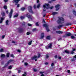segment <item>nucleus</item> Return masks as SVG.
<instances>
[{"mask_svg":"<svg viewBox=\"0 0 76 76\" xmlns=\"http://www.w3.org/2000/svg\"><path fill=\"white\" fill-rule=\"evenodd\" d=\"M20 18L22 20V19H24L25 17H24L23 16H21L20 17Z\"/></svg>","mask_w":76,"mask_h":76,"instance_id":"30","label":"nucleus"},{"mask_svg":"<svg viewBox=\"0 0 76 76\" xmlns=\"http://www.w3.org/2000/svg\"><path fill=\"white\" fill-rule=\"evenodd\" d=\"M73 58H76V55L73 56Z\"/></svg>","mask_w":76,"mask_h":76,"instance_id":"64","label":"nucleus"},{"mask_svg":"<svg viewBox=\"0 0 76 76\" xmlns=\"http://www.w3.org/2000/svg\"><path fill=\"white\" fill-rule=\"evenodd\" d=\"M26 10V8L24 7H22L21 8V10L22 11H24V10Z\"/></svg>","mask_w":76,"mask_h":76,"instance_id":"21","label":"nucleus"},{"mask_svg":"<svg viewBox=\"0 0 76 76\" xmlns=\"http://www.w3.org/2000/svg\"><path fill=\"white\" fill-rule=\"evenodd\" d=\"M52 43H50L49 44V45L48 46V47L49 48H51L52 47V46H53V45H52Z\"/></svg>","mask_w":76,"mask_h":76,"instance_id":"19","label":"nucleus"},{"mask_svg":"<svg viewBox=\"0 0 76 76\" xmlns=\"http://www.w3.org/2000/svg\"><path fill=\"white\" fill-rule=\"evenodd\" d=\"M28 10L29 12L31 13H32V14H34V13L32 10V6H30L28 7Z\"/></svg>","mask_w":76,"mask_h":76,"instance_id":"4","label":"nucleus"},{"mask_svg":"<svg viewBox=\"0 0 76 76\" xmlns=\"http://www.w3.org/2000/svg\"><path fill=\"white\" fill-rule=\"evenodd\" d=\"M58 14V12H53L52 13V15H57Z\"/></svg>","mask_w":76,"mask_h":76,"instance_id":"24","label":"nucleus"},{"mask_svg":"<svg viewBox=\"0 0 76 76\" xmlns=\"http://www.w3.org/2000/svg\"><path fill=\"white\" fill-rule=\"evenodd\" d=\"M50 38L51 37L50 36H48L46 37V39H50Z\"/></svg>","mask_w":76,"mask_h":76,"instance_id":"23","label":"nucleus"},{"mask_svg":"<svg viewBox=\"0 0 76 76\" xmlns=\"http://www.w3.org/2000/svg\"><path fill=\"white\" fill-rule=\"evenodd\" d=\"M49 6V4L45 3V5L43 6V7L44 8H46L47 9H48L50 8V7H48Z\"/></svg>","mask_w":76,"mask_h":76,"instance_id":"7","label":"nucleus"},{"mask_svg":"<svg viewBox=\"0 0 76 76\" xmlns=\"http://www.w3.org/2000/svg\"><path fill=\"white\" fill-rule=\"evenodd\" d=\"M60 7V5L58 4L56 5L55 6V8H56V10L57 11L58 10H59V7Z\"/></svg>","mask_w":76,"mask_h":76,"instance_id":"10","label":"nucleus"},{"mask_svg":"<svg viewBox=\"0 0 76 76\" xmlns=\"http://www.w3.org/2000/svg\"><path fill=\"white\" fill-rule=\"evenodd\" d=\"M28 26H32V24L29 23H28Z\"/></svg>","mask_w":76,"mask_h":76,"instance_id":"42","label":"nucleus"},{"mask_svg":"<svg viewBox=\"0 0 76 76\" xmlns=\"http://www.w3.org/2000/svg\"><path fill=\"white\" fill-rule=\"evenodd\" d=\"M54 63H52L51 64V66H54Z\"/></svg>","mask_w":76,"mask_h":76,"instance_id":"56","label":"nucleus"},{"mask_svg":"<svg viewBox=\"0 0 76 76\" xmlns=\"http://www.w3.org/2000/svg\"><path fill=\"white\" fill-rule=\"evenodd\" d=\"M40 56H41V54H39L38 55V58H39L40 57Z\"/></svg>","mask_w":76,"mask_h":76,"instance_id":"52","label":"nucleus"},{"mask_svg":"<svg viewBox=\"0 0 76 76\" xmlns=\"http://www.w3.org/2000/svg\"><path fill=\"white\" fill-rule=\"evenodd\" d=\"M32 40H31L30 42H28V45H31V44H32Z\"/></svg>","mask_w":76,"mask_h":76,"instance_id":"34","label":"nucleus"},{"mask_svg":"<svg viewBox=\"0 0 76 76\" xmlns=\"http://www.w3.org/2000/svg\"><path fill=\"white\" fill-rule=\"evenodd\" d=\"M36 31V28H33L32 30L33 31Z\"/></svg>","mask_w":76,"mask_h":76,"instance_id":"57","label":"nucleus"},{"mask_svg":"<svg viewBox=\"0 0 76 76\" xmlns=\"http://www.w3.org/2000/svg\"><path fill=\"white\" fill-rule=\"evenodd\" d=\"M46 57L47 58H49V56L48 55V54H46Z\"/></svg>","mask_w":76,"mask_h":76,"instance_id":"45","label":"nucleus"},{"mask_svg":"<svg viewBox=\"0 0 76 76\" xmlns=\"http://www.w3.org/2000/svg\"><path fill=\"white\" fill-rule=\"evenodd\" d=\"M64 20L63 18L61 17H58V19L57 21V22L58 24H60V23H61V24H62L64 23Z\"/></svg>","mask_w":76,"mask_h":76,"instance_id":"1","label":"nucleus"},{"mask_svg":"<svg viewBox=\"0 0 76 76\" xmlns=\"http://www.w3.org/2000/svg\"><path fill=\"white\" fill-rule=\"evenodd\" d=\"M13 9H11L10 12L9 14V16L10 19L12 16V13H13Z\"/></svg>","mask_w":76,"mask_h":76,"instance_id":"6","label":"nucleus"},{"mask_svg":"<svg viewBox=\"0 0 76 76\" xmlns=\"http://www.w3.org/2000/svg\"><path fill=\"white\" fill-rule=\"evenodd\" d=\"M63 26H64V25H61L58 26L57 28L58 29H60V28H61V27H63Z\"/></svg>","mask_w":76,"mask_h":76,"instance_id":"17","label":"nucleus"},{"mask_svg":"<svg viewBox=\"0 0 76 76\" xmlns=\"http://www.w3.org/2000/svg\"><path fill=\"white\" fill-rule=\"evenodd\" d=\"M61 39H62L61 38H60L58 39V41H60V40H61Z\"/></svg>","mask_w":76,"mask_h":76,"instance_id":"59","label":"nucleus"},{"mask_svg":"<svg viewBox=\"0 0 76 76\" xmlns=\"http://www.w3.org/2000/svg\"><path fill=\"white\" fill-rule=\"evenodd\" d=\"M12 67H13L12 66L10 65L8 66V69H12Z\"/></svg>","mask_w":76,"mask_h":76,"instance_id":"26","label":"nucleus"},{"mask_svg":"<svg viewBox=\"0 0 76 76\" xmlns=\"http://www.w3.org/2000/svg\"><path fill=\"white\" fill-rule=\"evenodd\" d=\"M71 61H75V59L74 58H72L71 59Z\"/></svg>","mask_w":76,"mask_h":76,"instance_id":"43","label":"nucleus"},{"mask_svg":"<svg viewBox=\"0 0 76 76\" xmlns=\"http://www.w3.org/2000/svg\"><path fill=\"white\" fill-rule=\"evenodd\" d=\"M44 37V33H42L41 34V38L40 39H42Z\"/></svg>","mask_w":76,"mask_h":76,"instance_id":"16","label":"nucleus"},{"mask_svg":"<svg viewBox=\"0 0 76 76\" xmlns=\"http://www.w3.org/2000/svg\"><path fill=\"white\" fill-rule=\"evenodd\" d=\"M69 17L70 18V19H73V18H74V17H73V16H72L71 15H70L69 16Z\"/></svg>","mask_w":76,"mask_h":76,"instance_id":"28","label":"nucleus"},{"mask_svg":"<svg viewBox=\"0 0 76 76\" xmlns=\"http://www.w3.org/2000/svg\"><path fill=\"white\" fill-rule=\"evenodd\" d=\"M72 51H76V49H74L72 48Z\"/></svg>","mask_w":76,"mask_h":76,"instance_id":"62","label":"nucleus"},{"mask_svg":"<svg viewBox=\"0 0 76 76\" xmlns=\"http://www.w3.org/2000/svg\"><path fill=\"white\" fill-rule=\"evenodd\" d=\"M71 38L72 39H75V38H76V37H75L74 36L72 35L71 36Z\"/></svg>","mask_w":76,"mask_h":76,"instance_id":"25","label":"nucleus"},{"mask_svg":"<svg viewBox=\"0 0 76 76\" xmlns=\"http://www.w3.org/2000/svg\"><path fill=\"white\" fill-rule=\"evenodd\" d=\"M19 1H20V0H14L12 1V2L13 3H14V2H15V5H17V7H19L20 5L19 4H18V3L19 2Z\"/></svg>","mask_w":76,"mask_h":76,"instance_id":"5","label":"nucleus"},{"mask_svg":"<svg viewBox=\"0 0 76 76\" xmlns=\"http://www.w3.org/2000/svg\"><path fill=\"white\" fill-rule=\"evenodd\" d=\"M25 24H26V23L24 22L22 23V25L23 26H25Z\"/></svg>","mask_w":76,"mask_h":76,"instance_id":"29","label":"nucleus"},{"mask_svg":"<svg viewBox=\"0 0 76 76\" xmlns=\"http://www.w3.org/2000/svg\"><path fill=\"white\" fill-rule=\"evenodd\" d=\"M33 70L34 72H37V69H33Z\"/></svg>","mask_w":76,"mask_h":76,"instance_id":"44","label":"nucleus"},{"mask_svg":"<svg viewBox=\"0 0 76 76\" xmlns=\"http://www.w3.org/2000/svg\"><path fill=\"white\" fill-rule=\"evenodd\" d=\"M20 72H21V70H18V73H20Z\"/></svg>","mask_w":76,"mask_h":76,"instance_id":"53","label":"nucleus"},{"mask_svg":"<svg viewBox=\"0 0 76 76\" xmlns=\"http://www.w3.org/2000/svg\"><path fill=\"white\" fill-rule=\"evenodd\" d=\"M4 61H2L1 62V64H2V65H4Z\"/></svg>","mask_w":76,"mask_h":76,"instance_id":"51","label":"nucleus"},{"mask_svg":"<svg viewBox=\"0 0 76 76\" xmlns=\"http://www.w3.org/2000/svg\"><path fill=\"white\" fill-rule=\"evenodd\" d=\"M72 12L74 14H76V12L75 11V10H73L72 11Z\"/></svg>","mask_w":76,"mask_h":76,"instance_id":"37","label":"nucleus"},{"mask_svg":"<svg viewBox=\"0 0 76 76\" xmlns=\"http://www.w3.org/2000/svg\"><path fill=\"white\" fill-rule=\"evenodd\" d=\"M12 43H14V44H15V43H16V42H15V41L13 40L12 41Z\"/></svg>","mask_w":76,"mask_h":76,"instance_id":"54","label":"nucleus"},{"mask_svg":"<svg viewBox=\"0 0 76 76\" xmlns=\"http://www.w3.org/2000/svg\"><path fill=\"white\" fill-rule=\"evenodd\" d=\"M26 34L27 35H29L30 34V33H29V32H27L26 33Z\"/></svg>","mask_w":76,"mask_h":76,"instance_id":"48","label":"nucleus"},{"mask_svg":"<svg viewBox=\"0 0 76 76\" xmlns=\"http://www.w3.org/2000/svg\"><path fill=\"white\" fill-rule=\"evenodd\" d=\"M10 54V53H7V57H9V55Z\"/></svg>","mask_w":76,"mask_h":76,"instance_id":"32","label":"nucleus"},{"mask_svg":"<svg viewBox=\"0 0 76 76\" xmlns=\"http://www.w3.org/2000/svg\"><path fill=\"white\" fill-rule=\"evenodd\" d=\"M4 9H7V6L6 5H5L4 7Z\"/></svg>","mask_w":76,"mask_h":76,"instance_id":"38","label":"nucleus"},{"mask_svg":"<svg viewBox=\"0 0 76 76\" xmlns=\"http://www.w3.org/2000/svg\"><path fill=\"white\" fill-rule=\"evenodd\" d=\"M35 25L37 26H39V24H38V22H37L35 23Z\"/></svg>","mask_w":76,"mask_h":76,"instance_id":"35","label":"nucleus"},{"mask_svg":"<svg viewBox=\"0 0 76 76\" xmlns=\"http://www.w3.org/2000/svg\"><path fill=\"white\" fill-rule=\"evenodd\" d=\"M38 56H34L33 57H32L31 58V60H35L36 58H38Z\"/></svg>","mask_w":76,"mask_h":76,"instance_id":"13","label":"nucleus"},{"mask_svg":"<svg viewBox=\"0 0 76 76\" xmlns=\"http://www.w3.org/2000/svg\"><path fill=\"white\" fill-rule=\"evenodd\" d=\"M18 16H19L18 14H17L16 15H14V16L13 17V18H17V17H18Z\"/></svg>","mask_w":76,"mask_h":76,"instance_id":"22","label":"nucleus"},{"mask_svg":"<svg viewBox=\"0 0 76 76\" xmlns=\"http://www.w3.org/2000/svg\"><path fill=\"white\" fill-rule=\"evenodd\" d=\"M8 23H9V20H7L6 22V25H8Z\"/></svg>","mask_w":76,"mask_h":76,"instance_id":"31","label":"nucleus"},{"mask_svg":"<svg viewBox=\"0 0 76 76\" xmlns=\"http://www.w3.org/2000/svg\"><path fill=\"white\" fill-rule=\"evenodd\" d=\"M4 20V18H1V20H2V21H3Z\"/></svg>","mask_w":76,"mask_h":76,"instance_id":"50","label":"nucleus"},{"mask_svg":"<svg viewBox=\"0 0 76 76\" xmlns=\"http://www.w3.org/2000/svg\"><path fill=\"white\" fill-rule=\"evenodd\" d=\"M54 57L55 58L57 59V58H58V57H57V55H56Z\"/></svg>","mask_w":76,"mask_h":76,"instance_id":"47","label":"nucleus"},{"mask_svg":"<svg viewBox=\"0 0 76 76\" xmlns=\"http://www.w3.org/2000/svg\"><path fill=\"white\" fill-rule=\"evenodd\" d=\"M67 37V34H66V35H64V36H63V37H64V38H66V37Z\"/></svg>","mask_w":76,"mask_h":76,"instance_id":"49","label":"nucleus"},{"mask_svg":"<svg viewBox=\"0 0 76 76\" xmlns=\"http://www.w3.org/2000/svg\"><path fill=\"white\" fill-rule=\"evenodd\" d=\"M15 60L13 59H10V60L8 61L5 64L4 66L2 67V69H4V68H6V67H7V66L9 65V64L10 63H11V62H13V61H14Z\"/></svg>","mask_w":76,"mask_h":76,"instance_id":"2","label":"nucleus"},{"mask_svg":"<svg viewBox=\"0 0 76 76\" xmlns=\"http://www.w3.org/2000/svg\"><path fill=\"white\" fill-rule=\"evenodd\" d=\"M26 17H27L28 19H30L31 20H32V16L30 15L29 13H28L26 15Z\"/></svg>","mask_w":76,"mask_h":76,"instance_id":"8","label":"nucleus"},{"mask_svg":"<svg viewBox=\"0 0 76 76\" xmlns=\"http://www.w3.org/2000/svg\"><path fill=\"white\" fill-rule=\"evenodd\" d=\"M71 54H74V52L73 51H72L71 52Z\"/></svg>","mask_w":76,"mask_h":76,"instance_id":"63","label":"nucleus"},{"mask_svg":"<svg viewBox=\"0 0 76 76\" xmlns=\"http://www.w3.org/2000/svg\"><path fill=\"white\" fill-rule=\"evenodd\" d=\"M52 1H53L52 0L50 1H49L48 2L49 3H51L52 2Z\"/></svg>","mask_w":76,"mask_h":76,"instance_id":"60","label":"nucleus"},{"mask_svg":"<svg viewBox=\"0 0 76 76\" xmlns=\"http://www.w3.org/2000/svg\"><path fill=\"white\" fill-rule=\"evenodd\" d=\"M56 34H60L61 35L63 33V32L62 31H56Z\"/></svg>","mask_w":76,"mask_h":76,"instance_id":"12","label":"nucleus"},{"mask_svg":"<svg viewBox=\"0 0 76 76\" xmlns=\"http://www.w3.org/2000/svg\"><path fill=\"white\" fill-rule=\"evenodd\" d=\"M64 52L65 53H67V54H69L70 53V52H69V51L67 50H65Z\"/></svg>","mask_w":76,"mask_h":76,"instance_id":"27","label":"nucleus"},{"mask_svg":"<svg viewBox=\"0 0 76 76\" xmlns=\"http://www.w3.org/2000/svg\"><path fill=\"white\" fill-rule=\"evenodd\" d=\"M58 59L59 60H61V57H58Z\"/></svg>","mask_w":76,"mask_h":76,"instance_id":"58","label":"nucleus"},{"mask_svg":"<svg viewBox=\"0 0 76 76\" xmlns=\"http://www.w3.org/2000/svg\"><path fill=\"white\" fill-rule=\"evenodd\" d=\"M5 55L3 53H1V57L2 58H4L5 57Z\"/></svg>","mask_w":76,"mask_h":76,"instance_id":"15","label":"nucleus"},{"mask_svg":"<svg viewBox=\"0 0 76 76\" xmlns=\"http://www.w3.org/2000/svg\"><path fill=\"white\" fill-rule=\"evenodd\" d=\"M15 60L13 59H10V60L8 61L5 64L4 66L2 67V69H4V68H6V67H7V66L9 65V64L10 63H11V62H13V61H14Z\"/></svg>","mask_w":76,"mask_h":76,"instance_id":"3","label":"nucleus"},{"mask_svg":"<svg viewBox=\"0 0 76 76\" xmlns=\"http://www.w3.org/2000/svg\"><path fill=\"white\" fill-rule=\"evenodd\" d=\"M64 25V26L65 27L66 26H69V25H72V23H66Z\"/></svg>","mask_w":76,"mask_h":76,"instance_id":"9","label":"nucleus"},{"mask_svg":"<svg viewBox=\"0 0 76 76\" xmlns=\"http://www.w3.org/2000/svg\"><path fill=\"white\" fill-rule=\"evenodd\" d=\"M67 72L68 73H70V70H68Z\"/></svg>","mask_w":76,"mask_h":76,"instance_id":"61","label":"nucleus"},{"mask_svg":"<svg viewBox=\"0 0 76 76\" xmlns=\"http://www.w3.org/2000/svg\"><path fill=\"white\" fill-rule=\"evenodd\" d=\"M4 37H5V35H2V39H4Z\"/></svg>","mask_w":76,"mask_h":76,"instance_id":"46","label":"nucleus"},{"mask_svg":"<svg viewBox=\"0 0 76 76\" xmlns=\"http://www.w3.org/2000/svg\"><path fill=\"white\" fill-rule=\"evenodd\" d=\"M40 6H41V4H39L37 6V8H39Z\"/></svg>","mask_w":76,"mask_h":76,"instance_id":"33","label":"nucleus"},{"mask_svg":"<svg viewBox=\"0 0 76 76\" xmlns=\"http://www.w3.org/2000/svg\"><path fill=\"white\" fill-rule=\"evenodd\" d=\"M23 29L22 28H20L19 29L18 32L19 33H20L23 32Z\"/></svg>","mask_w":76,"mask_h":76,"instance_id":"11","label":"nucleus"},{"mask_svg":"<svg viewBox=\"0 0 76 76\" xmlns=\"http://www.w3.org/2000/svg\"><path fill=\"white\" fill-rule=\"evenodd\" d=\"M43 26L46 28H48V25L47 24H44L43 25Z\"/></svg>","mask_w":76,"mask_h":76,"instance_id":"18","label":"nucleus"},{"mask_svg":"<svg viewBox=\"0 0 76 76\" xmlns=\"http://www.w3.org/2000/svg\"><path fill=\"white\" fill-rule=\"evenodd\" d=\"M17 52H18V53H21V50L18 49L17 50Z\"/></svg>","mask_w":76,"mask_h":76,"instance_id":"41","label":"nucleus"},{"mask_svg":"<svg viewBox=\"0 0 76 76\" xmlns=\"http://www.w3.org/2000/svg\"><path fill=\"white\" fill-rule=\"evenodd\" d=\"M34 7L35 9H36V5L34 4Z\"/></svg>","mask_w":76,"mask_h":76,"instance_id":"55","label":"nucleus"},{"mask_svg":"<svg viewBox=\"0 0 76 76\" xmlns=\"http://www.w3.org/2000/svg\"><path fill=\"white\" fill-rule=\"evenodd\" d=\"M1 15H2V17H4L6 16L5 15V12L3 11H2L1 12Z\"/></svg>","mask_w":76,"mask_h":76,"instance_id":"14","label":"nucleus"},{"mask_svg":"<svg viewBox=\"0 0 76 76\" xmlns=\"http://www.w3.org/2000/svg\"><path fill=\"white\" fill-rule=\"evenodd\" d=\"M4 50L3 49H1L0 50V52H3Z\"/></svg>","mask_w":76,"mask_h":76,"instance_id":"40","label":"nucleus"},{"mask_svg":"<svg viewBox=\"0 0 76 76\" xmlns=\"http://www.w3.org/2000/svg\"><path fill=\"white\" fill-rule=\"evenodd\" d=\"M10 56L13 58H15V56H14V55L13 54H11Z\"/></svg>","mask_w":76,"mask_h":76,"instance_id":"36","label":"nucleus"},{"mask_svg":"<svg viewBox=\"0 0 76 76\" xmlns=\"http://www.w3.org/2000/svg\"><path fill=\"white\" fill-rule=\"evenodd\" d=\"M66 35L67 37H70L72 35V34L70 32L66 34Z\"/></svg>","mask_w":76,"mask_h":76,"instance_id":"20","label":"nucleus"},{"mask_svg":"<svg viewBox=\"0 0 76 76\" xmlns=\"http://www.w3.org/2000/svg\"><path fill=\"white\" fill-rule=\"evenodd\" d=\"M24 65H25V66H28V64L27 62H25Z\"/></svg>","mask_w":76,"mask_h":76,"instance_id":"39","label":"nucleus"}]
</instances>
